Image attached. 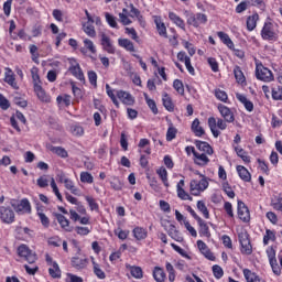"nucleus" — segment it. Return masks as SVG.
<instances>
[{
    "label": "nucleus",
    "mask_w": 282,
    "mask_h": 282,
    "mask_svg": "<svg viewBox=\"0 0 282 282\" xmlns=\"http://www.w3.org/2000/svg\"><path fill=\"white\" fill-rule=\"evenodd\" d=\"M208 188V178L206 176H203L200 181L193 180L189 183V191L191 195L199 196L202 193H204Z\"/></svg>",
    "instance_id": "f257e3e1"
},
{
    "label": "nucleus",
    "mask_w": 282,
    "mask_h": 282,
    "mask_svg": "<svg viewBox=\"0 0 282 282\" xmlns=\"http://www.w3.org/2000/svg\"><path fill=\"white\" fill-rule=\"evenodd\" d=\"M256 78H258V80H262L263 83H272V80H274V75L272 74V70L263 66V64H257Z\"/></svg>",
    "instance_id": "f03ea898"
},
{
    "label": "nucleus",
    "mask_w": 282,
    "mask_h": 282,
    "mask_svg": "<svg viewBox=\"0 0 282 282\" xmlns=\"http://www.w3.org/2000/svg\"><path fill=\"white\" fill-rule=\"evenodd\" d=\"M18 254L19 257H22L28 261V263H35L36 262V253H34L32 250H30V247L26 245H21L18 248Z\"/></svg>",
    "instance_id": "7ed1b4c3"
},
{
    "label": "nucleus",
    "mask_w": 282,
    "mask_h": 282,
    "mask_svg": "<svg viewBox=\"0 0 282 282\" xmlns=\"http://www.w3.org/2000/svg\"><path fill=\"white\" fill-rule=\"evenodd\" d=\"M239 242L241 245L242 254H252V245L250 243V238L248 232L242 231L238 235Z\"/></svg>",
    "instance_id": "20e7f679"
},
{
    "label": "nucleus",
    "mask_w": 282,
    "mask_h": 282,
    "mask_svg": "<svg viewBox=\"0 0 282 282\" xmlns=\"http://www.w3.org/2000/svg\"><path fill=\"white\" fill-rule=\"evenodd\" d=\"M0 219L3 224H13L14 209L10 206H0Z\"/></svg>",
    "instance_id": "39448f33"
},
{
    "label": "nucleus",
    "mask_w": 282,
    "mask_h": 282,
    "mask_svg": "<svg viewBox=\"0 0 282 282\" xmlns=\"http://www.w3.org/2000/svg\"><path fill=\"white\" fill-rule=\"evenodd\" d=\"M70 66L68 68V72L75 76L78 80L82 83H85V74H83V69L80 68V64L76 62V59H70L69 61Z\"/></svg>",
    "instance_id": "423d86ee"
},
{
    "label": "nucleus",
    "mask_w": 282,
    "mask_h": 282,
    "mask_svg": "<svg viewBox=\"0 0 282 282\" xmlns=\"http://www.w3.org/2000/svg\"><path fill=\"white\" fill-rule=\"evenodd\" d=\"M208 17L204 13H197V14H192L187 19L188 25H193L194 28H199V25L207 23Z\"/></svg>",
    "instance_id": "0eeeda50"
},
{
    "label": "nucleus",
    "mask_w": 282,
    "mask_h": 282,
    "mask_svg": "<svg viewBox=\"0 0 282 282\" xmlns=\"http://www.w3.org/2000/svg\"><path fill=\"white\" fill-rule=\"evenodd\" d=\"M238 217L241 221H245V224L250 221V209H248V206H246V203L242 200H238Z\"/></svg>",
    "instance_id": "6e6552de"
},
{
    "label": "nucleus",
    "mask_w": 282,
    "mask_h": 282,
    "mask_svg": "<svg viewBox=\"0 0 282 282\" xmlns=\"http://www.w3.org/2000/svg\"><path fill=\"white\" fill-rule=\"evenodd\" d=\"M267 254L273 272L279 276V274H281V268H279V263H276V251H274L273 248H270L267 250Z\"/></svg>",
    "instance_id": "1a4fd4ad"
},
{
    "label": "nucleus",
    "mask_w": 282,
    "mask_h": 282,
    "mask_svg": "<svg viewBox=\"0 0 282 282\" xmlns=\"http://www.w3.org/2000/svg\"><path fill=\"white\" fill-rule=\"evenodd\" d=\"M101 47L108 54H116V47H113V43L111 42V37L105 33H101Z\"/></svg>",
    "instance_id": "9d476101"
},
{
    "label": "nucleus",
    "mask_w": 282,
    "mask_h": 282,
    "mask_svg": "<svg viewBox=\"0 0 282 282\" xmlns=\"http://www.w3.org/2000/svg\"><path fill=\"white\" fill-rule=\"evenodd\" d=\"M117 98H119V100L123 104L127 105L129 107L135 105V99L133 98V96L131 94H129L128 91L124 90H118L117 91Z\"/></svg>",
    "instance_id": "9b49d317"
},
{
    "label": "nucleus",
    "mask_w": 282,
    "mask_h": 282,
    "mask_svg": "<svg viewBox=\"0 0 282 282\" xmlns=\"http://www.w3.org/2000/svg\"><path fill=\"white\" fill-rule=\"evenodd\" d=\"M261 36L264 39V41H276V33L272 31V23H264Z\"/></svg>",
    "instance_id": "f8f14e48"
},
{
    "label": "nucleus",
    "mask_w": 282,
    "mask_h": 282,
    "mask_svg": "<svg viewBox=\"0 0 282 282\" xmlns=\"http://www.w3.org/2000/svg\"><path fill=\"white\" fill-rule=\"evenodd\" d=\"M218 111H219L220 116H223L224 120H226V122H235V115L232 113L230 108H228L224 105H219Z\"/></svg>",
    "instance_id": "ddd939ff"
},
{
    "label": "nucleus",
    "mask_w": 282,
    "mask_h": 282,
    "mask_svg": "<svg viewBox=\"0 0 282 282\" xmlns=\"http://www.w3.org/2000/svg\"><path fill=\"white\" fill-rule=\"evenodd\" d=\"M15 212L20 213L21 215L32 213V205H30V200H28V198H23L15 207Z\"/></svg>",
    "instance_id": "4468645a"
},
{
    "label": "nucleus",
    "mask_w": 282,
    "mask_h": 282,
    "mask_svg": "<svg viewBox=\"0 0 282 282\" xmlns=\"http://www.w3.org/2000/svg\"><path fill=\"white\" fill-rule=\"evenodd\" d=\"M154 23L156 25L159 35L163 36V39H169V34L166 33V24H164V22H162V18L158 17V15L154 17Z\"/></svg>",
    "instance_id": "2eb2a0df"
},
{
    "label": "nucleus",
    "mask_w": 282,
    "mask_h": 282,
    "mask_svg": "<svg viewBox=\"0 0 282 282\" xmlns=\"http://www.w3.org/2000/svg\"><path fill=\"white\" fill-rule=\"evenodd\" d=\"M195 147H196V149H198V151H202L203 153H205L207 155H213V153H214L213 147H210V144H208V142H206V141L196 140Z\"/></svg>",
    "instance_id": "dca6fc26"
},
{
    "label": "nucleus",
    "mask_w": 282,
    "mask_h": 282,
    "mask_svg": "<svg viewBox=\"0 0 282 282\" xmlns=\"http://www.w3.org/2000/svg\"><path fill=\"white\" fill-rule=\"evenodd\" d=\"M237 173L239 175V177L243 181V182H250L252 180V175L250 174V172L248 171V169H246V166L242 165H238L236 167Z\"/></svg>",
    "instance_id": "f3484780"
},
{
    "label": "nucleus",
    "mask_w": 282,
    "mask_h": 282,
    "mask_svg": "<svg viewBox=\"0 0 282 282\" xmlns=\"http://www.w3.org/2000/svg\"><path fill=\"white\" fill-rule=\"evenodd\" d=\"M4 83L11 85L13 89H19V86L17 85V79L14 78V73H12V69L10 68H6Z\"/></svg>",
    "instance_id": "a211bd4d"
},
{
    "label": "nucleus",
    "mask_w": 282,
    "mask_h": 282,
    "mask_svg": "<svg viewBox=\"0 0 282 282\" xmlns=\"http://www.w3.org/2000/svg\"><path fill=\"white\" fill-rule=\"evenodd\" d=\"M210 162V159L205 153L199 154L198 152H194V163L198 166H206Z\"/></svg>",
    "instance_id": "6ab92c4d"
},
{
    "label": "nucleus",
    "mask_w": 282,
    "mask_h": 282,
    "mask_svg": "<svg viewBox=\"0 0 282 282\" xmlns=\"http://www.w3.org/2000/svg\"><path fill=\"white\" fill-rule=\"evenodd\" d=\"M34 91H35L39 100H41L42 102H50V96H47V94L43 89V86L36 84L34 86Z\"/></svg>",
    "instance_id": "aec40b11"
},
{
    "label": "nucleus",
    "mask_w": 282,
    "mask_h": 282,
    "mask_svg": "<svg viewBox=\"0 0 282 282\" xmlns=\"http://www.w3.org/2000/svg\"><path fill=\"white\" fill-rule=\"evenodd\" d=\"M56 219L59 224V226L66 230V232H72L73 228L69 226V220L63 215V214H57Z\"/></svg>",
    "instance_id": "412c9836"
},
{
    "label": "nucleus",
    "mask_w": 282,
    "mask_h": 282,
    "mask_svg": "<svg viewBox=\"0 0 282 282\" xmlns=\"http://www.w3.org/2000/svg\"><path fill=\"white\" fill-rule=\"evenodd\" d=\"M197 223L199 226V235L202 237H207V239L210 238V229L208 228V224H206L202 218H198Z\"/></svg>",
    "instance_id": "4be33fe9"
},
{
    "label": "nucleus",
    "mask_w": 282,
    "mask_h": 282,
    "mask_svg": "<svg viewBox=\"0 0 282 282\" xmlns=\"http://www.w3.org/2000/svg\"><path fill=\"white\" fill-rule=\"evenodd\" d=\"M243 275L247 282H265V280H262L259 278V275H257V273H253L249 269L243 270Z\"/></svg>",
    "instance_id": "5701e85b"
},
{
    "label": "nucleus",
    "mask_w": 282,
    "mask_h": 282,
    "mask_svg": "<svg viewBox=\"0 0 282 282\" xmlns=\"http://www.w3.org/2000/svg\"><path fill=\"white\" fill-rule=\"evenodd\" d=\"M72 265L73 268H76V270H83L84 268H87V259L74 257L72 259Z\"/></svg>",
    "instance_id": "b1692460"
},
{
    "label": "nucleus",
    "mask_w": 282,
    "mask_h": 282,
    "mask_svg": "<svg viewBox=\"0 0 282 282\" xmlns=\"http://www.w3.org/2000/svg\"><path fill=\"white\" fill-rule=\"evenodd\" d=\"M218 39H220V41L227 45V47H229V50H232V47H235V43H232V40L230 39V36L228 35V33H224L221 31H219L217 33Z\"/></svg>",
    "instance_id": "393cba45"
},
{
    "label": "nucleus",
    "mask_w": 282,
    "mask_h": 282,
    "mask_svg": "<svg viewBox=\"0 0 282 282\" xmlns=\"http://www.w3.org/2000/svg\"><path fill=\"white\" fill-rule=\"evenodd\" d=\"M119 46L127 50V52H135V46H133V42L129 39H119L118 40Z\"/></svg>",
    "instance_id": "a878e982"
},
{
    "label": "nucleus",
    "mask_w": 282,
    "mask_h": 282,
    "mask_svg": "<svg viewBox=\"0 0 282 282\" xmlns=\"http://www.w3.org/2000/svg\"><path fill=\"white\" fill-rule=\"evenodd\" d=\"M153 278L156 282H164L166 279V273H164V269L155 267L153 270Z\"/></svg>",
    "instance_id": "bb28decb"
},
{
    "label": "nucleus",
    "mask_w": 282,
    "mask_h": 282,
    "mask_svg": "<svg viewBox=\"0 0 282 282\" xmlns=\"http://www.w3.org/2000/svg\"><path fill=\"white\" fill-rule=\"evenodd\" d=\"M48 150L52 153H55V155H58L59 158H68L69 154L67 153V150H65L63 147H54V145H48Z\"/></svg>",
    "instance_id": "cd10ccee"
},
{
    "label": "nucleus",
    "mask_w": 282,
    "mask_h": 282,
    "mask_svg": "<svg viewBox=\"0 0 282 282\" xmlns=\"http://www.w3.org/2000/svg\"><path fill=\"white\" fill-rule=\"evenodd\" d=\"M169 19L173 21L177 25V28H181V30H186V24H184V20H182L180 15L175 14L174 12H170Z\"/></svg>",
    "instance_id": "c85d7f7f"
},
{
    "label": "nucleus",
    "mask_w": 282,
    "mask_h": 282,
    "mask_svg": "<svg viewBox=\"0 0 282 282\" xmlns=\"http://www.w3.org/2000/svg\"><path fill=\"white\" fill-rule=\"evenodd\" d=\"M192 131L195 133L197 138H202L206 131H204V128L199 126V119H195L192 123Z\"/></svg>",
    "instance_id": "c756f323"
},
{
    "label": "nucleus",
    "mask_w": 282,
    "mask_h": 282,
    "mask_svg": "<svg viewBox=\"0 0 282 282\" xmlns=\"http://www.w3.org/2000/svg\"><path fill=\"white\" fill-rule=\"evenodd\" d=\"M257 21H259V14L257 13L247 18V30L249 32H252L257 28Z\"/></svg>",
    "instance_id": "7c9ffc66"
},
{
    "label": "nucleus",
    "mask_w": 282,
    "mask_h": 282,
    "mask_svg": "<svg viewBox=\"0 0 282 282\" xmlns=\"http://www.w3.org/2000/svg\"><path fill=\"white\" fill-rule=\"evenodd\" d=\"M208 127H209L214 138H219L221 132H219V130H217V119H215V117H210L208 119Z\"/></svg>",
    "instance_id": "2f4dec72"
},
{
    "label": "nucleus",
    "mask_w": 282,
    "mask_h": 282,
    "mask_svg": "<svg viewBox=\"0 0 282 282\" xmlns=\"http://www.w3.org/2000/svg\"><path fill=\"white\" fill-rule=\"evenodd\" d=\"M133 237L137 238L138 241H142V239H147V229L142 227H135L133 230Z\"/></svg>",
    "instance_id": "473e14b6"
},
{
    "label": "nucleus",
    "mask_w": 282,
    "mask_h": 282,
    "mask_svg": "<svg viewBox=\"0 0 282 282\" xmlns=\"http://www.w3.org/2000/svg\"><path fill=\"white\" fill-rule=\"evenodd\" d=\"M48 274L53 279H61V268L58 267V263L53 262V264H51V268L48 269Z\"/></svg>",
    "instance_id": "72a5a7b5"
},
{
    "label": "nucleus",
    "mask_w": 282,
    "mask_h": 282,
    "mask_svg": "<svg viewBox=\"0 0 282 282\" xmlns=\"http://www.w3.org/2000/svg\"><path fill=\"white\" fill-rule=\"evenodd\" d=\"M159 177L162 180L164 186H166V188H169V172H166L165 167H160L156 171Z\"/></svg>",
    "instance_id": "f704fd0d"
},
{
    "label": "nucleus",
    "mask_w": 282,
    "mask_h": 282,
    "mask_svg": "<svg viewBox=\"0 0 282 282\" xmlns=\"http://www.w3.org/2000/svg\"><path fill=\"white\" fill-rule=\"evenodd\" d=\"M162 100L167 111H174L175 105H173V100L169 97V94H164Z\"/></svg>",
    "instance_id": "c9c22d12"
},
{
    "label": "nucleus",
    "mask_w": 282,
    "mask_h": 282,
    "mask_svg": "<svg viewBox=\"0 0 282 282\" xmlns=\"http://www.w3.org/2000/svg\"><path fill=\"white\" fill-rule=\"evenodd\" d=\"M197 208L199 213L203 214L205 219H210V213L208 212V207H206V204L203 200L197 202Z\"/></svg>",
    "instance_id": "e433bc0d"
},
{
    "label": "nucleus",
    "mask_w": 282,
    "mask_h": 282,
    "mask_svg": "<svg viewBox=\"0 0 282 282\" xmlns=\"http://www.w3.org/2000/svg\"><path fill=\"white\" fill-rule=\"evenodd\" d=\"M37 216L40 217L42 226H44V228H50V218H47L40 207H37Z\"/></svg>",
    "instance_id": "4c0bfd02"
},
{
    "label": "nucleus",
    "mask_w": 282,
    "mask_h": 282,
    "mask_svg": "<svg viewBox=\"0 0 282 282\" xmlns=\"http://www.w3.org/2000/svg\"><path fill=\"white\" fill-rule=\"evenodd\" d=\"M235 151L238 155V158H241L242 161L246 163V164H250V156L248 155V152H246L243 149H239V148H235Z\"/></svg>",
    "instance_id": "58836bf2"
},
{
    "label": "nucleus",
    "mask_w": 282,
    "mask_h": 282,
    "mask_svg": "<svg viewBox=\"0 0 282 282\" xmlns=\"http://www.w3.org/2000/svg\"><path fill=\"white\" fill-rule=\"evenodd\" d=\"M31 76L34 87H36V85H41V76H39V68L36 66L31 68Z\"/></svg>",
    "instance_id": "ea45409f"
},
{
    "label": "nucleus",
    "mask_w": 282,
    "mask_h": 282,
    "mask_svg": "<svg viewBox=\"0 0 282 282\" xmlns=\"http://www.w3.org/2000/svg\"><path fill=\"white\" fill-rule=\"evenodd\" d=\"M64 185L67 191H70V193H73V195H78L79 191L78 188H76V186H74V182H72V180L65 178Z\"/></svg>",
    "instance_id": "a19ab883"
},
{
    "label": "nucleus",
    "mask_w": 282,
    "mask_h": 282,
    "mask_svg": "<svg viewBox=\"0 0 282 282\" xmlns=\"http://www.w3.org/2000/svg\"><path fill=\"white\" fill-rule=\"evenodd\" d=\"M235 78L237 83H246V76L243 75V72L241 70V67L236 66L234 69Z\"/></svg>",
    "instance_id": "79ce46f5"
},
{
    "label": "nucleus",
    "mask_w": 282,
    "mask_h": 282,
    "mask_svg": "<svg viewBox=\"0 0 282 282\" xmlns=\"http://www.w3.org/2000/svg\"><path fill=\"white\" fill-rule=\"evenodd\" d=\"M144 99H145L148 107L151 109V111L154 115H158V106L155 105V100L149 98L148 94H144Z\"/></svg>",
    "instance_id": "37998d69"
},
{
    "label": "nucleus",
    "mask_w": 282,
    "mask_h": 282,
    "mask_svg": "<svg viewBox=\"0 0 282 282\" xmlns=\"http://www.w3.org/2000/svg\"><path fill=\"white\" fill-rule=\"evenodd\" d=\"M80 182H83L84 184H94V176L88 172H82Z\"/></svg>",
    "instance_id": "c03bdc74"
},
{
    "label": "nucleus",
    "mask_w": 282,
    "mask_h": 282,
    "mask_svg": "<svg viewBox=\"0 0 282 282\" xmlns=\"http://www.w3.org/2000/svg\"><path fill=\"white\" fill-rule=\"evenodd\" d=\"M84 32L87 34V36H90L91 39L96 37V29L89 22L87 24H84Z\"/></svg>",
    "instance_id": "a18cd8bd"
},
{
    "label": "nucleus",
    "mask_w": 282,
    "mask_h": 282,
    "mask_svg": "<svg viewBox=\"0 0 282 282\" xmlns=\"http://www.w3.org/2000/svg\"><path fill=\"white\" fill-rule=\"evenodd\" d=\"M126 34L132 39V41H135V43H140V36H138V32H135V29L133 28H126Z\"/></svg>",
    "instance_id": "49530a36"
},
{
    "label": "nucleus",
    "mask_w": 282,
    "mask_h": 282,
    "mask_svg": "<svg viewBox=\"0 0 282 282\" xmlns=\"http://www.w3.org/2000/svg\"><path fill=\"white\" fill-rule=\"evenodd\" d=\"M56 100L58 105L64 102L65 107H69V105H72V96L69 95L58 96Z\"/></svg>",
    "instance_id": "de8ad7c7"
},
{
    "label": "nucleus",
    "mask_w": 282,
    "mask_h": 282,
    "mask_svg": "<svg viewBox=\"0 0 282 282\" xmlns=\"http://www.w3.org/2000/svg\"><path fill=\"white\" fill-rule=\"evenodd\" d=\"M130 273L134 279H142L143 272L140 267H130Z\"/></svg>",
    "instance_id": "09e8293b"
},
{
    "label": "nucleus",
    "mask_w": 282,
    "mask_h": 282,
    "mask_svg": "<svg viewBox=\"0 0 282 282\" xmlns=\"http://www.w3.org/2000/svg\"><path fill=\"white\" fill-rule=\"evenodd\" d=\"M275 241L276 240V236L274 235V231L267 229V234L263 237V243L264 246H268L269 241Z\"/></svg>",
    "instance_id": "8fccbe9b"
},
{
    "label": "nucleus",
    "mask_w": 282,
    "mask_h": 282,
    "mask_svg": "<svg viewBox=\"0 0 282 282\" xmlns=\"http://www.w3.org/2000/svg\"><path fill=\"white\" fill-rule=\"evenodd\" d=\"M106 21L110 28H118V22L116 21V17H113L111 13L106 12L105 13Z\"/></svg>",
    "instance_id": "3c124183"
},
{
    "label": "nucleus",
    "mask_w": 282,
    "mask_h": 282,
    "mask_svg": "<svg viewBox=\"0 0 282 282\" xmlns=\"http://www.w3.org/2000/svg\"><path fill=\"white\" fill-rule=\"evenodd\" d=\"M110 185L113 191H120L123 186L122 181H120V178L118 177H112V180L110 181Z\"/></svg>",
    "instance_id": "603ef678"
},
{
    "label": "nucleus",
    "mask_w": 282,
    "mask_h": 282,
    "mask_svg": "<svg viewBox=\"0 0 282 282\" xmlns=\"http://www.w3.org/2000/svg\"><path fill=\"white\" fill-rule=\"evenodd\" d=\"M177 135V129L174 127H170L166 132V140L167 142H171L172 140H175Z\"/></svg>",
    "instance_id": "864d4df0"
},
{
    "label": "nucleus",
    "mask_w": 282,
    "mask_h": 282,
    "mask_svg": "<svg viewBox=\"0 0 282 282\" xmlns=\"http://www.w3.org/2000/svg\"><path fill=\"white\" fill-rule=\"evenodd\" d=\"M177 197H180V199H184V200H189L193 202V197H191V195L188 193H186V191H184V188L178 187L177 189Z\"/></svg>",
    "instance_id": "5fc2aeb1"
},
{
    "label": "nucleus",
    "mask_w": 282,
    "mask_h": 282,
    "mask_svg": "<svg viewBox=\"0 0 282 282\" xmlns=\"http://www.w3.org/2000/svg\"><path fill=\"white\" fill-rule=\"evenodd\" d=\"M88 80L90 85H93L94 87H98V75L96 74V72H88Z\"/></svg>",
    "instance_id": "6e6d98bb"
},
{
    "label": "nucleus",
    "mask_w": 282,
    "mask_h": 282,
    "mask_svg": "<svg viewBox=\"0 0 282 282\" xmlns=\"http://www.w3.org/2000/svg\"><path fill=\"white\" fill-rule=\"evenodd\" d=\"M215 96H216L217 100H221V102H226V100H228V94H226V91H224L221 89H216Z\"/></svg>",
    "instance_id": "4d7b16f0"
},
{
    "label": "nucleus",
    "mask_w": 282,
    "mask_h": 282,
    "mask_svg": "<svg viewBox=\"0 0 282 282\" xmlns=\"http://www.w3.org/2000/svg\"><path fill=\"white\" fill-rule=\"evenodd\" d=\"M174 89H176L177 94H181V96H184V84L180 79H175L173 83Z\"/></svg>",
    "instance_id": "13d9d810"
},
{
    "label": "nucleus",
    "mask_w": 282,
    "mask_h": 282,
    "mask_svg": "<svg viewBox=\"0 0 282 282\" xmlns=\"http://www.w3.org/2000/svg\"><path fill=\"white\" fill-rule=\"evenodd\" d=\"M223 191L230 197V199H235V191H232V187H230V184L224 183L223 184Z\"/></svg>",
    "instance_id": "bf43d9fd"
},
{
    "label": "nucleus",
    "mask_w": 282,
    "mask_h": 282,
    "mask_svg": "<svg viewBox=\"0 0 282 282\" xmlns=\"http://www.w3.org/2000/svg\"><path fill=\"white\" fill-rule=\"evenodd\" d=\"M271 206L274 208V210H280L282 213V197H275L272 199Z\"/></svg>",
    "instance_id": "052dcab7"
},
{
    "label": "nucleus",
    "mask_w": 282,
    "mask_h": 282,
    "mask_svg": "<svg viewBox=\"0 0 282 282\" xmlns=\"http://www.w3.org/2000/svg\"><path fill=\"white\" fill-rule=\"evenodd\" d=\"M94 263V272L96 274V276H98V279H105V271L100 268V265H98V263L93 262Z\"/></svg>",
    "instance_id": "680f3d73"
},
{
    "label": "nucleus",
    "mask_w": 282,
    "mask_h": 282,
    "mask_svg": "<svg viewBox=\"0 0 282 282\" xmlns=\"http://www.w3.org/2000/svg\"><path fill=\"white\" fill-rule=\"evenodd\" d=\"M273 100H282V87L272 88Z\"/></svg>",
    "instance_id": "e2e57ef3"
},
{
    "label": "nucleus",
    "mask_w": 282,
    "mask_h": 282,
    "mask_svg": "<svg viewBox=\"0 0 282 282\" xmlns=\"http://www.w3.org/2000/svg\"><path fill=\"white\" fill-rule=\"evenodd\" d=\"M84 44L86 50L90 51L91 54H96V46L94 45V42L89 39L84 40Z\"/></svg>",
    "instance_id": "0e129e2a"
},
{
    "label": "nucleus",
    "mask_w": 282,
    "mask_h": 282,
    "mask_svg": "<svg viewBox=\"0 0 282 282\" xmlns=\"http://www.w3.org/2000/svg\"><path fill=\"white\" fill-rule=\"evenodd\" d=\"M213 273H214V276H216L217 279H221V276H224V269H221V267L215 264L213 267Z\"/></svg>",
    "instance_id": "69168bd1"
},
{
    "label": "nucleus",
    "mask_w": 282,
    "mask_h": 282,
    "mask_svg": "<svg viewBox=\"0 0 282 282\" xmlns=\"http://www.w3.org/2000/svg\"><path fill=\"white\" fill-rule=\"evenodd\" d=\"M115 235H117L119 239L124 241V239L129 237V230L117 229L115 230Z\"/></svg>",
    "instance_id": "338daca9"
},
{
    "label": "nucleus",
    "mask_w": 282,
    "mask_h": 282,
    "mask_svg": "<svg viewBox=\"0 0 282 282\" xmlns=\"http://www.w3.org/2000/svg\"><path fill=\"white\" fill-rule=\"evenodd\" d=\"M0 107L6 111L8 109H10V101L4 98L3 95H0Z\"/></svg>",
    "instance_id": "774afa93"
}]
</instances>
